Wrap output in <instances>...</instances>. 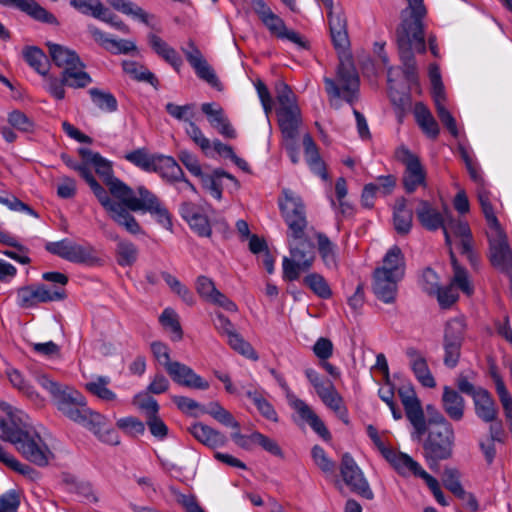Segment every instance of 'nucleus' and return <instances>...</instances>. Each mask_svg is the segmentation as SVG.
<instances>
[{
	"label": "nucleus",
	"mask_w": 512,
	"mask_h": 512,
	"mask_svg": "<svg viewBox=\"0 0 512 512\" xmlns=\"http://www.w3.org/2000/svg\"><path fill=\"white\" fill-rule=\"evenodd\" d=\"M188 431L197 441L209 448L222 447L227 442V438L222 432L202 422L192 424Z\"/></svg>",
	"instance_id": "nucleus-32"
},
{
	"label": "nucleus",
	"mask_w": 512,
	"mask_h": 512,
	"mask_svg": "<svg viewBox=\"0 0 512 512\" xmlns=\"http://www.w3.org/2000/svg\"><path fill=\"white\" fill-rule=\"evenodd\" d=\"M415 214L419 224L430 232L443 228L447 219L432 202L425 199L417 200Z\"/></svg>",
	"instance_id": "nucleus-24"
},
{
	"label": "nucleus",
	"mask_w": 512,
	"mask_h": 512,
	"mask_svg": "<svg viewBox=\"0 0 512 512\" xmlns=\"http://www.w3.org/2000/svg\"><path fill=\"white\" fill-rule=\"evenodd\" d=\"M317 249L324 266L329 270H337L339 265L338 246L329 237L318 232L315 235Z\"/></svg>",
	"instance_id": "nucleus-37"
},
{
	"label": "nucleus",
	"mask_w": 512,
	"mask_h": 512,
	"mask_svg": "<svg viewBox=\"0 0 512 512\" xmlns=\"http://www.w3.org/2000/svg\"><path fill=\"white\" fill-rule=\"evenodd\" d=\"M461 473L457 468L446 467L443 471L442 482L444 487L449 490L456 498L465 502L466 506L473 512L479 509L476 497L472 493L465 491L461 484Z\"/></svg>",
	"instance_id": "nucleus-23"
},
{
	"label": "nucleus",
	"mask_w": 512,
	"mask_h": 512,
	"mask_svg": "<svg viewBox=\"0 0 512 512\" xmlns=\"http://www.w3.org/2000/svg\"><path fill=\"white\" fill-rule=\"evenodd\" d=\"M275 94L279 107L276 109L278 126L301 125L302 114L297 103V97L291 87L284 81L275 83Z\"/></svg>",
	"instance_id": "nucleus-13"
},
{
	"label": "nucleus",
	"mask_w": 512,
	"mask_h": 512,
	"mask_svg": "<svg viewBox=\"0 0 512 512\" xmlns=\"http://www.w3.org/2000/svg\"><path fill=\"white\" fill-rule=\"evenodd\" d=\"M442 406L445 413L453 421H461L464 417L465 400L458 391L450 386H444Z\"/></svg>",
	"instance_id": "nucleus-35"
},
{
	"label": "nucleus",
	"mask_w": 512,
	"mask_h": 512,
	"mask_svg": "<svg viewBox=\"0 0 512 512\" xmlns=\"http://www.w3.org/2000/svg\"><path fill=\"white\" fill-rule=\"evenodd\" d=\"M125 160L146 173L157 174L166 184H176L183 169L170 155L149 153L147 148H137L125 154Z\"/></svg>",
	"instance_id": "nucleus-7"
},
{
	"label": "nucleus",
	"mask_w": 512,
	"mask_h": 512,
	"mask_svg": "<svg viewBox=\"0 0 512 512\" xmlns=\"http://www.w3.org/2000/svg\"><path fill=\"white\" fill-rule=\"evenodd\" d=\"M318 396L345 424L349 423L348 410L343 404V398L337 392L331 381L327 380V388L319 392Z\"/></svg>",
	"instance_id": "nucleus-40"
},
{
	"label": "nucleus",
	"mask_w": 512,
	"mask_h": 512,
	"mask_svg": "<svg viewBox=\"0 0 512 512\" xmlns=\"http://www.w3.org/2000/svg\"><path fill=\"white\" fill-rule=\"evenodd\" d=\"M419 284L425 293L430 296H434V294L438 292V287L440 286L439 276L432 268L427 267L422 272Z\"/></svg>",
	"instance_id": "nucleus-64"
},
{
	"label": "nucleus",
	"mask_w": 512,
	"mask_h": 512,
	"mask_svg": "<svg viewBox=\"0 0 512 512\" xmlns=\"http://www.w3.org/2000/svg\"><path fill=\"white\" fill-rule=\"evenodd\" d=\"M7 122L13 129L25 135H34L38 129L35 120L19 109L7 114Z\"/></svg>",
	"instance_id": "nucleus-47"
},
{
	"label": "nucleus",
	"mask_w": 512,
	"mask_h": 512,
	"mask_svg": "<svg viewBox=\"0 0 512 512\" xmlns=\"http://www.w3.org/2000/svg\"><path fill=\"white\" fill-rule=\"evenodd\" d=\"M252 8L271 35L288 40L301 49H309V43L296 31L287 29L284 20L275 14L264 0H252Z\"/></svg>",
	"instance_id": "nucleus-10"
},
{
	"label": "nucleus",
	"mask_w": 512,
	"mask_h": 512,
	"mask_svg": "<svg viewBox=\"0 0 512 512\" xmlns=\"http://www.w3.org/2000/svg\"><path fill=\"white\" fill-rule=\"evenodd\" d=\"M213 419L220 424L232 428L234 431L231 433V439L234 443L242 449L250 450L252 444H256L254 432L250 435H244L240 432V423L235 420L231 412L225 409L219 402L213 401L209 403V407L203 409Z\"/></svg>",
	"instance_id": "nucleus-18"
},
{
	"label": "nucleus",
	"mask_w": 512,
	"mask_h": 512,
	"mask_svg": "<svg viewBox=\"0 0 512 512\" xmlns=\"http://www.w3.org/2000/svg\"><path fill=\"white\" fill-rule=\"evenodd\" d=\"M401 280L386 274L383 269H374L372 282L374 295L385 304L394 303L398 293V283Z\"/></svg>",
	"instance_id": "nucleus-22"
},
{
	"label": "nucleus",
	"mask_w": 512,
	"mask_h": 512,
	"mask_svg": "<svg viewBox=\"0 0 512 512\" xmlns=\"http://www.w3.org/2000/svg\"><path fill=\"white\" fill-rule=\"evenodd\" d=\"M416 123L422 132L430 139L435 140L439 136L440 128L431 111L423 102H417L414 107Z\"/></svg>",
	"instance_id": "nucleus-38"
},
{
	"label": "nucleus",
	"mask_w": 512,
	"mask_h": 512,
	"mask_svg": "<svg viewBox=\"0 0 512 512\" xmlns=\"http://www.w3.org/2000/svg\"><path fill=\"white\" fill-rule=\"evenodd\" d=\"M290 406L298 413L301 420L306 422L323 440H331V433L325 426L324 422L305 401L299 398H294L290 400Z\"/></svg>",
	"instance_id": "nucleus-25"
},
{
	"label": "nucleus",
	"mask_w": 512,
	"mask_h": 512,
	"mask_svg": "<svg viewBox=\"0 0 512 512\" xmlns=\"http://www.w3.org/2000/svg\"><path fill=\"white\" fill-rule=\"evenodd\" d=\"M86 65L82 61V65L72 64L62 70L64 80L68 87L78 89L85 88L92 83V77L85 71Z\"/></svg>",
	"instance_id": "nucleus-46"
},
{
	"label": "nucleus",
	"mask_w": 512,
	"mask_h": 512,
	"mask_svg": "<svg viewBox=\"0 0 512 512\" xmlns=\"http://www.w3.org/2000/svg\"><path fill=\"white\" fill-rule=\"evenodd\" d=\"M67 298L64 288L53 287L39 283L26 285L16 290V305L21 309L36 308L40 303L63 301Z\"/></svg>",
	"instance_id": "nucleus-11"
},
{
	"label": "nucleus",
	"mask_w": 512,
	"mask_h": 512,
	"mask_svg": "<svg viewBox=\"0 0 512 512\" xmlns=\"http://www.w3.org/2000/svg\"><path fill=\"white\" fill-rule=\"evenodd\" d=\"M108 3L117 11L132 16L138 19L141 23L154 28L152 24L149 22V15L145 12L141 7L135 5L133 2L129 0H107Z\"/></svg>",
	"instance_id": "nucleus-48"
},
{
	"label": "nucleus",
	"mask_w": 512,
	"mask_h": 512,
	"mask_svg": "<svg viewBox=\"0 0 512 512\" xmlns=\"http://www.w3.org/2000/svg\"><path fill=\"white\" fill-rule=\"evenodd\" d=\"M115 253L117 264L121 267H131L138 258V248L129 240L120 239Z\"/></svg>",
	"instance_id": "nucleus-50"
},
{
	"label": "nucleus",
	"mask_w": 512,
	"mask_h": 512,
	"mask_svg": "<svg viewBox=\"0 0 512 512\" xmlns=\"http://www.w3.org/2000/svg\"><path fill=\"white\" fill-rule=\"evenodd\" d=\"M405 414L414 428V438L421 439L427 432V422L421 402L412 385L402 386L398 389Z\"/></svg>",
	"instance_id": "nucleus-17"
},
{
	"label": "nucleus",
	"mask_w": 512,
	"mask_h": 512,
	"mask_svg": "<svg viewBox=\"0 0 512 512\" xmlns=\"http://www.w3.org/2000/svg\"><path fill=\"white\" fill-rule=\"evenodd\" d=\"M327 11L328 25L332 45L339 57L336 79L324 77L323 82L329 101L333 105L336 100H343L354 106L359 100L360 77L351 56L344 57L349 48L350 40L347 31V19L343 12L333 11V0H317Z\"/></svg>",
	"instance_id": "nucleus-2"
},
{
	"label": "nucleus",
	"mask_w": 512,
	"mask_h": 512,
	"mask_svg": "<svg viewBox=\"0 0 512 512\" xmlns=\"http://www.w3.org/2000/svg\"><path fill=\"white\" fill-rule=\"evenodd\" d=\"M223 178L233 182L236 187L239 186V181L222 168H216L211 173H204L200 177L202 187L218 201L223 197Z\"/></svg>",
	"instance_id": "nucleus-31"
},
{
	"label": "nucleus",
	"mask_w": 512,
	"mask_h": 512,
	"mask_svg": "<svg viewBox=\"0 0 512 512\" xmlns=\"http://www.w3.org/2000/svg\"><path fill=\"white\" fill-rule=\"evenodd\" d=\"M300 126L301 125H291V121H289L288 126L279 127L283 146L293 164H297L300 160V147L298 143Z\"/></svg>",
	"instance_id": "nucleus-43"
},
{
	"label": "nucleus",
	"mask_w": 512,
	"mask_h": 512,
	"mask_svg": "<svg viewBox=\"0 0 512 512\" xmlns=\"http://www.w3.org/2000/svg\"><path fill=\"white\" fill-rule=\"evenodd\" d=\"M423 442V456L433 471L439 469V462L452 457L455 433L452 425L427 427Z\"/></svg>",
	"instance_id": "nucleus-8"
},
{
	"label": "nucleus",
	"mask_w": 512,
	"mask_h": 512,
	"mask_svg": "<svg viewBox=\"0 0 512 512\" xmlns=\"http://www.w3.org/2000/svg\"><path fill=\"white\" fill-rule=\"evenodd\" d=\"M179 214L197 236L211 237V223L196 204L189 201L183 202L179 207Z\"/></svg>",
	"instance_id": "nucleus-21"
},
{
	"label": "nucleus",
	"mask_w": 512,
	"mask_h": 512,
	"mask_svg": "<svg viewBox=\"0 0 512 512\" xmlns=\"http://www.w3.org/2000/svg\"><path fill=\"white\" fill-rule=\"evenodd\" d=\"M435 108L437 116L442 124L446 127L452 136L457 137L459 133L457 123L451 112L446 108L444 103L440 101V99L436 100Z\"/></svg>",
	"instance_id": "nucleus-63"
},
{
	"label": "nucleus",
	"mask_w": 512,
	"mask_h": 512,
	"mask_svg": "<svg viewBox=\"0 0 512 512\" xmlns=\"http://www.w3.org/2000/svg\"><path fill=\"white\" fill-rule=\"evenodd\" d=\"M181 50L189 65L194 69L197 77L208 83L211 87L221 91L222 84L219 78L217 77L214 69L208 64L195 42L193 40H189L187 42V47H182Z\"/></svg>",
	"instance_id": "nucleus-19"
},
{
	"label": "nucleus",
	"mask_w": 512,
	"mask_h": 512,
	"mask_svg": "<svg viewBox=\"0 0 512 512\" xmlns=\"http://www.w3.org/2000/svg\"><path fill=\"white\" fill-rule=\"evenodd\" d=\"M38 383L51 394L57 409L68 419L87 429H95L99 426L102 414L92 411L87 406L86 398L82 393L72 387L60 385L47 375L39 376Z\"/></svg>",
	"instance_id": "nucleus-5"
},
{
	"label": "nucleus",
	"mask_w": 512,
	"mask_h": 512,
	"mask_svg": "<svg viewBox=\"0 0 512 512\" xmlns=\"http://www.w3.org/2000/svg\"><path fill=\"white\" fill-rule=\"evenodd\" d=\"M406 356L410 360V367L418 382L426 388H434L436 381L432 375L427 360L421 353L414 347H409L406 350Z\"/></svg>",
	"instance_id": "nucleus-30"
},
{
	"label": "nucleus",
	"mask_w": 512,
	"mask_h": 512,
	"mask_svg": "<svg viewBox=\"0 0 512 512\" xmlns=\"http://www.w3.org/2000/svg\"><path fill=\"white\" fill-rule=\"evenodd\" d=\"M393 469L401 476L415 475L421 465L406 453L396 451L395 449L385 459Z\"/></svg>",
	"instance_id": "nucleus-44"
},
{
	"label": "nucleus",
	"mask_w": 512,
	"mask_h": 512,
	"mask_svg": "<svg viewBox=\"0 0 512 512\" xmlns=\"http://www.w3.org/2000/svg\"><path fill=\"white\" fill-rule=\"evenodd\" d=\"M147 41L152 51L167 64H169L175 72L179 73L183 65V59L177 50L170 46L165 40L155 33L147 35Z\"/></svg>",
	"instance_id": "nucleus-27"
},
{
	"label": "nucleus",
	"mask_w": 512,
	"mask_h": 512,
	"mask_svg": "<svg viewBox=\"0 0 512 512\" xmlns=\"http://www.w3.org/2000/svg\"><path fill=\"white\" fill-rule=\"evenodd\" d=\"M46 46L52 62L57 67L66 69V67L75 63L82 65V60L76 51L52 42H47Z\"/></svg>",
	"instance_id": "nucleus-42"
},
{
	"label": "nucleus",
	"mask_w": 512,
	"mask_h": 512,
	"mask_svg": "<svg viewBox=\"0 0 512 512\" xmlns=\"http://www.w3.org/2000/svg\"><path fill=\"white\" fill-rule=\"evenodd\" d=\"M393 226L397 234L408 235L413 226V211L407 207L405 197L397 198L393 207Z\"/></svg>",
	"instance_id": "nucleus-33"
},
{
	"label": "nucleus",
	"mask_w": 512,
	"mask_h": 512,
	"mask_svg": "<svg viewBox=\"0 0 512 512\" xmlns=\"http://www.w3.org/2000/svg\"><path fill=\"white\" fill-rule=\"evenodd\" d=\"M117 427L130 436L143 435L145 424L137 417L127 416L117 420Z\"/></svg>",
	"instance_id": "nucleus-62"
},
{
	"label": "nucleus",
	"mask_w": 512,
	"mask_h": 512,
	"mask_svg": "<svg viewBox=\"0 0 512 512\" xmlns=\"http://www.w3.org/2000/svg\"><path fill=\"white\" fill-rule=\"evenodd\" d=\"M278 206L284 222L288 226L289 251L291 258L282 261V277L284 281L293 282L300 278L301 272L310 270L313 265L314 244L306 235L308 221L305 204L302 198L289 188L282 190Z\"/></svg>",
	"instance_id": "nucleus-1"
},
{
	"label": "nucleus",
	"mask_w": 512,
	"mask_h": 512,
	"mask_svg": "<svg viewBox=\"0 0 512 512\" xmlns=\"http://www.w3.org/2000/svg\"><path fill=\"white\" fill-rule=\"evenodd\" d=\"M82 161L91 163L94 166L95 172L103 178L106 183L109 178L114 177V172L111 162L103 157L99 152H94L88 148L80 147L78 149Z\"/></svg>",
	"instance_id": "nucleus-39"
},
{
	"label": "nucleus",
	"mask_w": 512,
	"mask_h": 512,
	"mask_svg": "<svg viewBox=\"0 0 512 512\" xmlns=\"http://www.w3.org/2000/svg\"><path fill=\"white\" fill-rule=\"evenodd\" d=\"M0 5L16 8L42 23L58 24L57 18L35 0H0Z\"/></svg>",
	"instance_id": "nucleus-26"
},
{
	"label": "nucleus",
	"mask_w": 512,
	"mask_h": 512,
	"mask_svg": "<svg viewBox=\"0 0 512 512\" xmlns=\"http://www.w3.org/2000/svg\"><path fill=\"white\" fill-rule=\"evenodd\" d=\"M147 41L152 51L167 64H169L175 72L179 73L183 65V59L177 50L170 46L165 40L155 33L147 35Z\"/></svg>",
	"instance_id": "nucleus-29"
},
{
	"label": "nucleus",
	"mask_w": 512,
	"mask_h": 512,
	"mask_svg": "<svg viewBox=\"0 0 512 512\" xmlns=\"http://www.w3.org/2000/svg\"><path fill=\"white\" fill-rule=\"evenodd\" d=\"M0 462L10 468L11 470L20 473L21 475H29L34 469L18 461L12 454L6 451L3 444L0 442Z\"/></svg>",
	"instance_id": "nucleus-60"
},
{
	"label": "nucleus",
	"mask_w": 512,
	"mask_h": 512,
	"mask_svg": "<svg viewBox=\"0 0 512 512\" xmlns=\"http://www.w3.org/2000/svg\"><path fill=\"white\" fill-rule=\"evenodd\" d=\"M88 93L94 105L101 111L114 113L118 110V101L111 92L94 87L90 88Z\"/></svg>",
	"instance_id": "nucleus-49"
},
{
	"label": "nucleus",
	"mask_w": 512,
	"mask_h": 512,
	"mask_svg": "<svg viewBox=\"0 0 512 512\" xmlns=\"http://www.w3.org/2000/svg\"><path fill=\"white\" fill-rule=\"evenodd\" d=\"M159 322L166 329L173 333L172 340L179 341L183 337V330L177 313L171 308H165L159 317Z\"/></svg>",
	"instance_id": "nucleus-57"
},
{
	"label": "nucleus",
	"mask_w": 512,
	"mask_h": 512,
	"mask_svg": "<svg viewBox=\"0 0 512 512\" xmlns=\"http://www.w3.org/2000/svg\"><path fill=\"white\" fill-rule=\"evenodd\" d=\"M303 147L305 159L310 170L315 175L326 180L328 177L326 165L320 156L318 146L309 133L303 136Z\"/></svg>",
	"instance_id": "nucleus-34"
},
{
	"label": "nucleus",
	"mask_w": 512,
	"mask_h": 512,
	"mask_svg": "<svg viewBox=\"0 0 512 512\" xmlns=\"http://www.w3.org/2000/svg\"><path fill=\"white\" fill-rule=\"evenodd\" d=\"M95 197L106 210L109 217L120 227H123L128 233L132 235L141 234L142 228L136 218L123 208V205L118 204L117 201L111 199L109 193L100 184L92 190Z\"/></svg>",
	"instance_id": "nucleus-14"
},
{
	"label": "nucleus",
	"mask_w": 512,
	"mask_h": 512,
	"mask_svg": "<svg viewBox=\"0 0 512 512\" xmlns=\"http://www.w3.org/2000/svg\"><path fill=\"white\" fill-rule=\"evenodd\" d=\"M264 394L265 391L261 388L248 389L245 392V395L256 406L262 417L271 422L277 423L279 421L277 411L275 410L274 406L265 398Z\"/></svg>",
	"instance_id": "nucleus-45"
},
{
	"label": "nucleus",
	"mask_w": 512,
	"mask_h": 512,
	"mask_svg": "<svg viewBox=\"0 0 512 512\" xmlns=\"http://www.w3.org/2000/svg\"><path fill=\"white\" fill-rule=\"evenodd\" d=\"M473 404L476 416L483 422H493L498 417L496 402L487 389L476 396Z\"/></svg>",
	"instance_id": "nucleus-41"
},
{
	"label": "nucleus",
	"mask_w": 512,
	"mask_h": 512,
	"mask_svg": "<svg viewBox=\"0 0 512 512\" xmlns=\"http://www.w3.org/2000/svg\"><path fill=\"white\" fill-rule=\"evenodd\" d=\"M23 58L37 73L41 75L48 73V59L42 49L36 46L26 47L23 51Z\"/></svg>",
	"instance_id": "nucleus-51"
},
{
	"label": "nucleus",
	"mask_w": 512,
	"mask_h": 512,
	"mask_svg": "<svg viewBox=\"0 0 512 512\" xmlns=\"http://www.w3.org/2000/svg\"><path fill=\"white\" fill-rule=\"evenodd\" d=\"M45 250L74 264L94 267L100 266L103 260L97 255L95 247L89 242L77 243L69 238L47 242Z\"/></svg>",
	"instance_id": "nucleus-9"
},
{
	"label": "nucleus",
	"mask_w": 512,
	"mask_h": 512,
	"mask_svg": "<svg viewBox=\"0 0 512 512\" xmlns=\"http://www.w3.org/2000/svg\"><path fill=\"white\" fill-rule=\"evenodd\" d=\"M395 158L405 166L402 185L407 194L414 193L420 186H426V171L416 154L402 145L396 149Z\"/></svg>",
	"instance_id": "nucleus-12"
},
{
	"label": "nucleus",
	"mask_w": 512,
	"mask_h": 512,
	"mask_svg": "<svg viewBox=\"0 0 512 512\" xmlns=\"http://www.w3.org/2000/svg\"><path fill=\"white\" fill-rule=\"evenodd\" d=\"M465 329L466 324L462 318L450 319L445 325L443 336V363L450 369L458 365L465 337Z\"/></svg>",
	"instance_id": "nucleus-15"
},
{
	"label": "nucleus",
	"mask_w": 512,
	"mask_h": 512,
	"mask_svg": "<svg viewBox=\"0 0 512 512\" xmlns=\"http://www.w3.org/2000/svg\"><path fill=\"white\" fill-rule=\"evenodd\" d=\"M405 257L397 245H393L384 255L382 266L375 269H383L386 274L394 276L396 279H403L405 275Z\"/></svg>",
	"instance_id": "nucleus-36"
},
{
	"label": "nucleus",
	"mask_w": 512,
	"mask_h": 512,
	"mask_svg": "<svg viewBox=\"0 0 512 512\" xmlns=\"http://www.w3.org/2000/svg\"><path fill=\"white\" fill-rule=\"evenodd\" d=\"M161 276L165 283L169 286V288L177 294L183 302L187 305L192 306L195 303V297L192 291L182 284L175 276L170 274L169 272L163 271Z\"/></svg>",
	"instance_id": "nucleus-55"
},
{
	"label": "nucleus",
	"mask_w": 512,
	"mask_h": 512,
	"mask_svg": "<svg viewBox=\"0 0 512 512\" xmlns=\"http://www.w3.org/2000/svg\"><path fill=\"white\" fill-rule=\"evenodd\" d=\"M494 233V236H488L490 262L494 268L512 277V250L506 233L504 230Z\"/></svg>",
	"instance_id": "nucleus-20"
},
{
	"label": "nucleus",
	"mask_w": 512,
	"mask_h": 512,
	"mask_svg": "<svg viewBox=\"0 0 512 512\" xmlns=\"http://www.w3.org/2000/svg\"><path fill=\"white\" fill-rule=\"evenodd\" d=\"M303 284L321 299H330L332 290L326 279L319 273L312 272L303 278Z\"/></svg>",
	"instance_id": "nucleus-52"
},
{
	"label": "nucleus",
	"mask_w": 512,
	"mask_h": 512,
	"mask_svg": "<svg viewBox=\"0 0 512 512\" xmlns=\"http://www.w3.org/2000/svg\"><path fill=\"white\" fill-rule=\"evenodd\" d=\"M147 41L152 51L167 64H169L175 72L179 73L183 65V59L177 50L170 46L165 40L155 33L147 35Z\"/></svg>",
	"instance_id": "nucleus-28"
},
{
	"label": "nucleus",
	"mask_w": 512,
	"mask_h": 512,
	"mask_svg": "<svg viewBox=\"0 0 512 512\" xmlns=\"http://www.w3.org/2000/svg\"><path fill=\"white\" fill-rule=\"evenodd\" d=\"M166 112L178 121H183L188 125V121H193L195 116V104L188 103L185 105H177L169 102L165 105Z\"/></svg>",
	"instance_id": "nucleus-59"
},
{
	"label": "nucleus",
	"mask_w": 512,
	"mask_h": 512,
	"mask_svg": "<svg viewBox=\"0 0 512 512\" xmlns=\"http://www.w3.org/2000/svg\"><path fill=\"white\" fill-rule=\"evenodd\" d=\"M0 204L5 205L11 211L24 212L30 216L35 217V218L38 217L37 212L32 207H30L26 203L22 202L19 198H17L13 194H8V193H5V195L0 194Z\"/></svg>",
	"instance_id": "nucleus-61"
},
{
	"label": "nucleus",
	"mask_w": 512,
	"mask_h": 512,
	"mask_svg": "<svg viewBox=\"0 0 512 512\" xmlns=\"http://www.w3.org/2000/svg\"><path fill=\"white\" fill-rule=\"evenodd\" d=\"M70 5L79 13L100 20L106 8L100 0H70Z\"/></svg>",
	"instance_id": "nucleus-54"
},
{
	"label": "nucleus",
	"mask_w": 512,
	"mask_h": 512,
	"mask_svg": "<svg viewBox=\"0 0 512 512\" xmlns=\"http://www.w3.org/2000/svg\"><path fill=\"white\" fill-rule=\"evenodd\" d=\"M105 184L108 186L111 195L119 200L117 201L118 204L123 205V208L128 212L142 211L143 213H149L165 229H171L170 212L148 188L143 185L138 186L136 191L139 197H136L133 189L115 176L109 178Z\"/></svg>",
	"instance_id": "nucleus-6"
},
{
	"label": "nucleus",
	"mask_w": 512,
	"mask_h": 512,
	"mask_svg": "<svg viewBox=\"0 0 512 512\" xmlns=\"http://www.w3.org/2000/svg\"><path fill=\"white\" fill-rule=\"evenodd\" d=\"M311 457L314 464L322 471L326 476H334L337 470L336 462L331 459L325 449L316 444L311 449Z\"/></svg>",
	"instance_id": "nucleus-53"
},
{
	"label": "nucleus",
	"mask_w": 512,
	"mask_h": 512,
	"mask_svg": "<svg viewBox=\"0 0 512 512\" xmlns=\"http://www.w3.org/2000/svg\"><path fill=\"white\" fill-rule=\"evenodd\" d=\"M227 342L233 350L243 355L247 359L254 361L259 359V356L252 345L245 341L237 331H234L227 336Z\"/></svg>",
	"instance_id": "nucleus-58"
},
{
	"label": "nucleus",
	"mask_w": 512,
	"mask_h": 512,
	"mask_svg": "<svg viewBox=\"0 0 512 512\" xmlns=\"http://www.w3.org/2000/svg\"><path fill=\"white\" fill-rule=\"evenodd\" d=\"M110 383V378L107 376H98L95 381L88 382L86 389L99 399L104 401H114L117 398L115 392L107 387Z\"/></svg>",
	"instance_id": "nucleus-56"
},
{
	"label": "nucleus",
	"mask_w": 512,
	"mask_h": 512,
	"mask_svg": "<svg viewBox=\"0 0 512 512\" xmlns=\"http://www.w3.org/2000/svg\"><path fill=\"white\" fill-rule=\"evenodd\" d=\"M27 420L23 412H9L6 417L0 418V437L4 442L12 444L28 462L46 467L54 454Z\"/></svg>",
	"instance_id": "nucleus-4"
},
{
	"label": "nucleus",
	"mask_w": 512,
	"mask_h": 512,
	"mask_svg": "<svg viewBox=\"0 0 512 512\" xmlns=\"http://www.w3.org/2000/svg\"><path fill=\"white\" fill-rule=\"evenodd\" d=\"M340 474L347 487L351 492L367 499L372 500L374 493L369 485V482L364 476L361 468L356 463L355 459L348 452L344 453L340 463Z\"/></svg>",
	"instance_id": "nucleus-16"
},
{
	"label": "nucleus",
	"mask_w": 512,
	"mask_h": 512,
	"mask_svg": "<svg viewBox=\"0 0 512 512\" xmlns=\"http://www.w3.org/2000/svg\"><path fill=\"white\" fill-rule=\"evenodd\" d=\"M408 8L401 12V23L396 29V42L403 76L410 84H418L416 59L413 49L426 52L423 20L427 14L423 0H407Z\"/></svg>",
	"instance_id": "nucleus-3"
}]
</instances>
